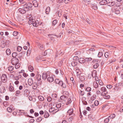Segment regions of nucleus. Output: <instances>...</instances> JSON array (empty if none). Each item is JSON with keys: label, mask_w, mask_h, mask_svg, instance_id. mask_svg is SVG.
I'll return each instance as SVG.
<instances>
[{"label": "nucleus", "mask_w": 123, "mask_h": 123, "mask_svg": "<svg viewBox=\"0 0 123 123\" xmlns=\"http://www.w3.org/2000/svg\"><path fill=\"white\" fill-rule=\"evenodd\" d=\"M18 59L16 57L13 58L11 61V63L13 65H15L19 62Z\"/></svg>", "instance_id": "nucleus-5"}, {"label": "nucleus", "mask_w": 123, "mask_h": 123, "mask_svg": "<svg viewBox=\"0 0 123 123\" xmlns=\"http://www.w3.org/2000/svg\"><path fill=\"white\" fill-rule=\"evenodd\" d=\"M85 62H88L92 60V59L91 58H86L85 59Z\"/></svg>", "instance_id": "nucleus-32"}, {"label": "nucleus", "mask_w": 123, "mask_h": 123, "mask_svg": "<svg viewBox=\"0 0 123 123\" xmlns=\"http://www.w3.org/2000/svg\"><path fill=\"white\" fill-rule=\"evenodd\" d=\"M50 11V7H47L45 10V13L47 14H49Z\"/></svg>", "instance_id": "nucleus-27"}, {"label": "nucleus", "mask_w": 123, "mask_h": 123, "mask_svg": "<svg viewBox=\"0 0 123 123\" xmlns=\"http://www.w3.org/2000/svg\"><path fill=\"white\" fill-rule=\"evenodd\" d=\"M7 80V78L6 75L5 74H3L1 77V80L3 83L6 82Z\"/></svg>", "instance_id": "nucleus-2"}, {"label": "nucleus", "mask_w": 123, "mask_h": 123, "mask_svg": "<svg viewBox=\"0 0 123 123\" xmlns=\"http://www.w3.org/2000/svg\"><path fill=\"white\" fill-rule=\"evenodd\" d=\"M110 98V96L108 95H106V94L104 96V98L105 99H109Z\"/></svg>", "instance_id": "nucleus-45"}, {"label": "nucleus", "mask_w": 123, "mask_h": 123, "mask_svg": "<svg viewBox=\"0 0 123 123\" xmlns=\"http://www.w3.org/2000/svg\"><path fill=\"white\" fill-rule=\"evenodd\" d=\"M33 21H35V20L33 19L32 18H30L29 19V21H28V23L29 24L31 25L32 24L33 22Z\"/></svg>", "instance_id": "nucleus-22"}, {"label": "nucleus", "mask_w": 123, "mask_h": 123, "mask_svg": "<svg viewBox=\"0 0 123 123\" xmlns=\"http://www.w3.org/2000/svg\"><path fill=\"white\" fill-rule=\"evenodd\" d=\"M79 93L80 95L83 96L84 95V91L80 90L79 92Z\"/></svg>", "instance_id": "nucleus-53"}, {"label": "nucleus", "mask_w": 123, "mask_h": 123, "mask_svg": "<svg viewBox=\"0 0 123 123\" xmlns=\"http://www.w3.org/2000/svg\"><path fill=\"white\" fill-rule=\"evenodd\" d=\"M67 98V97L66 96L64 95L60 97L61 100L60 101L62 102L63 104L65 103V101Z\"/></svg>", "instance_id": "nucleus-6"}, {"label": "nucleus", "mask_w": 123, "mask_h": 123, "mask_svg": "<svg viewBox=\"0 0 123 123\" xmlns=\"http://www.w3.org/2000/svg\"><path fill=\"white\" fill-rule=\"evenodd\" d=\"M21 77V76L20 75H19L18 76L14 77V78L15 80H18Z\"/></svg>", "instance_id": "nucleus-36"}, {"label": "nucleus", "mask_w": 123, "mask_h": 123, "mask_svg": "<svg viewBox=\"0 0 123 123\" xmlns=\"http://www.w3.org/2000/svg\"><path fill=\"white\" fill-rule=\"evenodd\" d=\"M49 72H47L46 73H43L42 75V79L44 80H45L47 78H48V76H49V74H50Z\"/></svg>", "instance_id": "nucleus-4"}, {"label": "nucleus", "mask_w": 123, "mask_h": 123, "mask_svg": "<svg viewBox=\"0 0 123 123\" xmlns=\"http://www.w3.org/2000/svg\"><path fill=\"white\" fill-rule=\"evenodd\" d=\"M48 36L50 38H52V37H53V36H55L56 37H58V36L56 35H54V34H49L48 35Z\"/></svg>", "instance_id": "nucleus-47"}, {"label": "nucleus", "mask_w": 123, "mask_h": 123, "mask_svg": "<svg viewBox=\"0 0 123 123\" xmlns=\"http://www.w3.org/2000/svg\"><path fill=\"white\" fill-rule=\"evenodd\" d=\"M56 109L55 110L54 108L53 107H51L49 109V111L50 112H55L58 111V110L56 111Z\"/></svg>", "instance_id": "nucleus-21"}, {"label": "nucleus", "mask_w": 123, "mask_h": 123, "mask_svg": "<svg viewBox=\"0 0 123 123\" xmlns=\"http://www.w3.org/2000/svg\"><path fill=\"white\" fill-rule=\"evenodd\" d=\"M25 4L23 5L24 7H25V8H27L28 9V10L29 11V9L31 8L32 7V4L28 2L27 3H25Z\"/></svg>", "instance_id": "nucleus-1"}, {"label": "nucleus", "mask_w": 123, "mask_h": 123, "mask_svg": "<svg viewBox=\"0 0 123 123\" xmlns=\"http://www.w3.org/2000/svg\"><path fill=\"white\" fill-rule=\"evenodd\" d=\"M93 85L94 87L95 88H97L98 87V84L96 82H94L93 83Z\"/></svg>", "instance_id": "nucleus-26"}, {"label": "nucleus", "mask_w": 123, "mask_h": 123, "mask_svg": "<svg viewBox=\"0 0 123 123\" xmlns=\"http://www.w3.org/2000/svg\"><path fill=\"white\" fill-rule=\"evenodd\" d=\"M74 116H72L69 117L68 119V121L70 122L72 121V120L73 119Z\"/></svg>", "instance_id": "nucleus-40"}, {"label": "nucleus", "mask_w": 123, "mask_h": 123, "mask_svg": "<svg viewBox=\"0 0 123 123\" xmlns=\"http://www.w3.org/2000/svg\"><path fill=\"white\" fill-rule=\"evenodd\" d=\"M41 75L39 74H37L35 76V79L38 81H39L41 80Z\"/></svg>", "instance_id": "nucleus-11"}, {"label": "nucleus", "mask_w": 123, "mask_h": 123, "mask_svg": "<svg viewBox=\"0 0 123 123\" xmlns=\"http://www.w3.org/2000/svg\"><path fill=\"white\" fill-rule=\"evenodd\" d=\"M38 98L39 100L41 101H43L44 99V97L41 96H38Z\"/></svg>", "instance_id": "nucleus-35"}, {"label": "nucleus", "mask_w": 123, "mask_h": 123, "mask_svg": "<svg viewBox=\"0 0 123 123\" xmlns=\"http://www.w3.org/2000/svg\"><path fill=\"white\" fill-rule=\"evenodd\" d=\"M97 75V71L96 70H94L92 72V76L93 78H94Z\"/></svg>", "instance_id": "nucleus-20"}, {"label": "nucleus", "mask_w": 123, "mask_h": 123, "mask_svg": "<svg viewBox=\"0 0 123 123\" xmlns=\"http://www.w3.org/2000/svg\"><path fill=\"white\" fill-rule=\"evenodd\" d=\"M18 32L16 31H14L13 32V34L14 36H16L18 35Z\"/></svg>", "instance_id": "nucleus-62"}, {"label": "nucleus", "mask_w": 123, "mask_h": 123, "mask_svg": "<svg viewBox=\"0 0 123 123\" xmlns=\"http://www.w3.org/2000/svg\"><path fill=\"white\" fill-rule=\"evenodd\" d=\"M42 118L41 117H39L36 120L37 121V122H39L41 121Z\"/></svg>", "instance_id": "nucleus-43"}, {"label": "nucleus", "mask_w": 123, "mask_h": 123, "mask_svg": "<svg viewBox=\"0 0 123 123\" xmlns=\"http://www.w3.org/2000/svg\"><path fill=\"white\" fill-rule=\"evenodd\" d=\"M49 116V113L46 111H45L44 112V117L46 118H47Z\"/></svg>", "instance_id": "nucleus-15"}, {"label": "nucleus", "mask_w": 123, "mask_h": 123, "mask_svg": "<svg viewBox=\"0 0 123 123\" xmlns=\"http://www.w3.org/2000/svg\"><path fill=\"white\" fill-rule=\"evenodd\" d=\"M0 91L1 92V93H3L4 92L6 91L5 87L4 86L1 87L0 89Z\"/></svg>", "instance_id": "nucleus-23"}, {"label": "nucleus", "mask_w": 123, "mask_h": 123, "mask_svg": "<svg viewBox=\"0 0 123 123\" xmlns=\"http://www.w3.org/2000/svg\"><path fill=\"white\" fill-rule=\"evenodd\" d=\"M18 55V54L16 52H14L12 54V56L14 57V58L16 57Z\"/></svg>", "instance_id": "nucleus-44"}, {"label": "nucleus", "mask_w": 123, "mask_h": 123, "mask_svg": "<svg viewBox=\"0 0 123 123\" xmlns=\"http://www.w3.org/2000/svg\"><path fill=\"white\" fill-rule=\"evenodd\" d=\"M103 53L102 52H99L98 55V56L99 57H101L103 55Z\"/></svg>", "instance_id": "nucleus-49"}, {"label": "nucleus", "mask_w": 123, "mask_h": 123, "mask_svg": "<svg viewBox=\"0 0 123 123\" xmlns=\"http://www.w3.org/2000/svg\"><path fill=\"white\" fill-rule=\"evenodd\" d=\"M99 65L98 64V63L95 64L93 66V68H96L98 67Z\"/></svg>", "instance_id": "nucleus-54"}, {"label": "nucleus", "mask_w": 123, "mask_h": 123, "mask_svg": "<svg viewBox=\"0 0 123 123\" xmlns=\"http://www.w3.org/2000/svg\"><path fill=\"white\" fill-rule=\"evenodd\" d=\"M72 102V100L70 98H69L68 99V102L66 103V105H68L70 103Z\"/></svg>", "instance_id": "nucleus-50"}, {"label": "nucleus", "mask_w": 123, "mask_h": 123, "mask_svg": "<svg viewBox=\"0 0 123 123\" xmlns=\"http://www.w3.org/2000/svg\"><path fill=\"white\" fill-rule=\"evenodd\" d=\"M22 49V47L20 46H18L17 48V50L18 51L20 52L21 51Z\"/></svg>", "instance_id": "nucleus-60"}, {"label": "nucleus", "mask_w": 123, "mask_h": 123, "mask_svg": "<svg viewBox=\"0 0 123 123\" xmlns=\"http://www.w3.org/2000/svg\"><path fill=\"white\" fill-rule=\"evenodd\" d=\"M109 120V118H108L105 119L104 120V122L105 123H108Z\"/></svg>", "instance_id": "nucleus-55"}, {"label": "nucleus", "mask_w": 123, "mask_h": 123, "mask_svg": "<svg viewBox=\"0 0 123 123\" xmlns=\"http://www.w3.org/2000/svg\"><path fill=\"white\" fill-rule=\"evenodd\" d=\"M15 96H19L21 95L20 91L19 90H17L16 92Z\"/></svg>", "instance_id": "nucleus-24"}, {"label": "nucleus", "mask_w": 123, "mask_h": 123, "mask_svg": "<svg viewBox=\"0 0 123 123\" xmlns=\"http://www.w3.org/2000/svg\"><path fill=\"white\" fill-rule=\"evenodd\" d=\"M108 5L110 6H113L115 4V3L114 1H112V2H107Z\"/></svg>", "instance_id": "nucleus-18"}, {"label": "nucleus", "mask_w": 123, "mask_h": 123, "mask_svg": "<svg viewBox=\"0 0 123 123\" xmlns=\"http://www.w3.org/2000/svg\"><path fill=\"white\" fill-rule=\"evenodd\" d=\"M98 83L99 85L102 86L103 85V83L102 80H99L98 81Z\"/></svg>", "instance_id": "nucleus-58"}, {"label": "nucleus", "mask_w": 123, "mask_h": 123, "mask_svg": "<svg viewBox=\"0 0 123 123\" xmlns=\"http://www.w3.org/2000/svg\"><path fill=\"white\" fill-rule=\"evenodd\" d=\"M41 57L40 56H37L36 57L35 60L37 61H39L41 60Z\"/></svg>", "instance_id": "nucleus-25"}, {"label": "nucleus", "mask_w": 123, "mask_h": 123, "mask_svg": "<svg viewBox=\"0 0 123 123\" xmlns=\"http://www.w3.org/2000/svg\"><path fill=\"white\" fill-rule=\"evenodd\" d=\"M9 90L11 92H14V88L11 86H9Z\"/></svg>", "instance_id": "nucleus-38"}, {"label": "nucleus", "mask_w": 123, "mask_h": 123, "mask_svg": "<svg viewBox=\"0 0 123 123\" xmlns=\"http://www.w3.org/2000/svg\"><path fill=\"white\" fill-rule=\"evenodd\" d=\"M47 54L50 55V54H51L53 52V51L50 49H48L47 50Z\"/></svg>", "instance_id": "nucleus-34"}, {"label": "nucleus", "mask_w": 123, "mask_h": 123, "mask_svg": "<svg viewBox=\"0 0 123 123\" xmlns=\"http://www.w3.org/2000/svg\"><path fill=\"white\" fill-rule=\"evenodd\" d=\"M33 4L35 7H37L38 6V3L37 1L34 0L32 1Z\"/></svg>", "instance_id": "nucleus-17"}, {"label": "nucleus", "mask_w": 123, "mask_h": 123, "mask_svg": "<svg viewBox=\"0 0 123 123\" xmlns=\"http://www.w3.org/2000/svg\"><path fill=\"white\" fill-rule=\"evenodd\" d=\"M48 36L50 38H52V37H53V36H55L56 37H58V36L56 35H54V34H49L48 35Z\"/></svg>", "instance_id": "nucleus-46"}, {"label": "nucleus", "mask_w": 123, "mask_h": 123, "mask_svg": "<svg viewBox=\"0 0 123 123\" xmlns=\"http://www.w3.org/2000/svg\"><path fill=\"white\" fill-rule=\"evenodd\" d=\"M14 67L12 66H10L8 68V70L10 71H12Z\"/></svg>", "instance_id": "nucleus-39"}, {"label": "nucleus", "mask_w": 123, "mask_h": 123, "mask_svg": "<svg viewBox=\"0 0 123 123\" xmlns=\"http://www.w3.org/2000/svg\"><path fill=\"white\" fill-rule=\"evenodd\" d=\"M72 0H64V2L66 4L68 3L71 1Z\"/></svg>", "instance_id": "nucleus-59"}, {"label": "nucleus", "mask_w": 123, "mask_h": 123, "mask_svg": "<svg viewBox=\"0 0 123 123\" xmlns=\"http://www.w3.org/2000/svg\"><path fill=\"white\" fill-rule=\"evenodd\" d=\"M6 53L8 55H10L11 53V51L9 49H7L6 51Z\"/></svg>", "instance_id": "nucleus-37"}, {"label": "nucleus", "mask_w": 123, "mask_h": 123, "mask_svg": "<svg viewBox=\"0 0 123 123\" xmlns=\"http://www.w3.org/2000/svg\"><path fill=\"white\" fill-rule=\"evenodd\" d=\"M96 95H93L91 98V100L93 101L95 99L96 97Z\"/></svg>", "instance_id": "nucleus-41"}, {"label": "nucleus", "mask_w": 123, "mask_h": 123, "mask_svg": "<svg viewBox=\"0 0 123 123\" xmlns=\"http://www.w3.org/2000/svg\"><path fill=\"white\" fill-rule=\"evenodd\" d=\"M47 80L50 83L51 82L54 81V79L53 77L49 76L47 78Z\"/></svg>", "instance_id": "nucleus-12"}, {"label": "nucleus", "mask_w": 123, "mask_h": 123, "mask_svg": "<svg viewBox=\"0 0 123 123\" xmlns=\"http://www.w3.org/2000/svg\"><path fill=\"white\" fill-rule=\"evenodd\" d=\"M20 63L18 62L15 65V68L16 69H18L20 67Z\"/></svg>", "instance_id": "nucleus-30"}, {"label": "nucleus", "mask_w": 123, "mask_h": 123, "mask_svg": "<svg viewBox=\"0 0 123 123\" xmlns=\"http://www.w3.org/2000/svg\"><path fill=\"white\" fill-rule=\"evenodd\" d=\"M33 22L32 24L34 26H37L39 25H40L41 24L40 22H39L38 20H35V21Z\"/></svg>", "instance_id": "nucleus-9"}, {"label": "nucleus", "mask_w": 123, "mask_h": 123, "mask_svg": "<svg viewBox=\"0 0 123 123\" xmlns=\"http://www.w3.org/2000/svg\"><path fill=\"white\" fill-rule=\"evenodd\" d=\"M107 3V1L106 0H102L101 1L99 2V4L101 5H105Z\"/></svg>", "instance_id": "nucleus-14"}, {"label": "nucleus", "mask_w": 123, "mask_h": 123, "mask_svg": "<svg viewBox=\"0 0 123 123\" xmlns=\"http://www.w3.org/2000/svg\"><path fill=\"white\" fill-rule=\"evenodd\" d=\"M61 104H56V107L57 108H59L61 106Z\"/></svg>", "instance_id": "nucleus-64"}, {"label": "nucleus", "mask_w": 123, "mask_h": 123, "mask_svg": "<svg viewBox=\"0 0 123 123\" xmlns=\"http://www.w3.org/2000/svg\"><path fill=\"white\" fill-rule=\"evenodd\" d=\"M33 83V79L32 78H29L28 80V83L30 86L32 85Z\"/></svg>", "instance_id": "nucleus-13"}, {"label": "nucleus", "mask_w": 123, "mask_h": 123, "mask_svg": "<svg viewBox=\"0 0 123 123\" xmlns=\"http://www.w3.org/2000/svg\"><path fill=\"white\" fill-rule=\"evenodd\" d=\"M105 56L106 58H109L111 56L110 53V52H106L105 54Z\"/></svg>", "instance_id": "nucleus-16"}, {"label": "nucleus", "mask_w": 123, "mask_h": 123, "mask_svg": "<svg viewBox=\"0 0 123 123\" xmlns=\"http://www.w3.org/2000/svg\"><path fill=\"white\" fill-rule=\"evenodd\" d=\"M57 23V20H54L52 23V25H55Z\"/></svg>", "instance_id": "nucleus-57"}, {"label": "nucleus", "mask_w": 123, "mask_h": 123, "mask_svg": "<svg viewBox=\"0 0 123 123\" xmlns=\"http://www.w3.org/2000/svg\"><path fill=\"white\" fill-rule=\"evenodd\" d=\"M37 45L38 47L41 50H43L44 49L43 45V44H41L40 43H37Z\"/></svg>", "instance_id": "nucleus-10"}, {"label": "nucleus", "mask_w": 123, "mask_h": 123, "mask_svg": "<svg viewBox=\"0 0 123 123\" xmlns=\"http://www.w3.org/2000/svg\"><path fill=\"white\" fill-rule=\"evenodd\" d=\"M85 59L83 58H80L79 59V62L80 63H84L85 62Z\"/></svg>", "instance_id": "nucleus-19"}, {"label": "nucleus", "mask_w": 123, "mask_h": 123, "mask_svg": "<svg viewBox=\"0 0 123 123\" xmlns=\"http://www.w3.org/2000/svg\"><path fill=\"white\" fill-rule=\"evenodd\" d=\"M35 84H34L32 85V86L33 89H36L37 88V84L36 82H35Z\"/></svg>", "instance_id": "nucleus-33"}, {"label": "nucleus", "mask_w": 123, "mask_h": 123, "mask_svg": "<svg viewBox=\"0 0 123 123\" xmlns=\"http://www.w3.org/2000/svg\"><path fill=\"white\" fill-rule=\"evenodd\" d=\"M102 92L101 93V96H103V97H104V96H105V95L107 93V92Z\"/></svg>", "instance_id": "nucleus-63"}, {"label": "nucleus", "mask_w": 123, "mask_h": 123, "mask_svg": "<svg viewBox=\"0 0 123 123\" xmlns=\"http://www.w3.org/2000/svg\"><path fill=\"white\" fill-rule=\"evenodd\" d=\"M115 117V115L114 114L111 115L108 117V118H110L112 119L114 118Z\"/></svg>", "instance_id": "nucleus-51"}, {"label": "nucleus", "mask_w": 123, "mask_h": 123, "mask_svg": "<svg viewBox=\"0 0 123 123\" xmlns=\"http://www.w3.org/2000/svg\"><path fill=\"white\" fill-rule=\"evenodd\" d=\"M77 62L75 61H73L71 63V65L73 67L77 65Z\"/></svg>", "instance_id": "nucleus-29"}, {"label": "nucleus", "mask_w": 123, "mask_h": 123, "mask_svg": "<svg viewBox=\"0 0 123 123\" xmlns=\"http://www.w3.org/2000/svg\"><path fill=\"white\" fill-rule=\"evenodd\" d=\"M28 69L29 71L31 72L33 70V68L31 65H29L28 66Z\"/></svg>", "instance_id": "nucleus-31"}, {"label": "nucleus", "mask_w": 123, "mask_h": 123, "mask_svg": "<svg viewBox=\"0 0 123 123\" xmlns=\"http://www.w3.org/2000/svg\"><path fill=\"white\" fill-rule=\"evenodd\" d=\"M7 110L8 112H11L12 111V109L11 108L8 107L7 108Z\"/></svg>", "instance_id": "nucleus-48"}, {"label": "nucleus", "mask_w": 123, "mask_h": 123, "mask_svg": "<svg viewBox=\"0 0 123 123\" xmlns=\"http://www.w3.org/2000/svg\"><path fill=\"white\" fill-rule=\"evenodd\" d=\"M28 11V9L27 8H25V7H24V9L22 11L21 13H25L26 12V11Z\"/></svg>", "instance_id": "nucleus-28"}, {"label": "nucleus", "mask_w": 123, "mask_h": 123, "mask_svg": "<svg viewBox=\"0 0 123 123\" xmlns=\"http://www.w3.org/2000/svg\"><path fill=\"white\" fill-rule=\"evenodd\" d=\"M91 88L90 87H87L86 89V91L87 92H89L91 90Z\"/></svg>", "instance_id": "nucleus-52"}, {"label": "nucleus", "mask_w": 123, "mask_h": 123, "mask_svg": "<svg viewBox=\"0 0 123 123\" xmlns=\"http://www.w3.org/2000/svg\"><path fill=\"white\" fill-rule=\"evenodd\" d=\"M30 91L28 89H25L24 91V95L25 96L27 97L30 94Z\"/></svg>", "instance_id": "nucleus-8"}, {"label": "nucleus", "mask_w": 123, "mask_h": 123, "mask_svg": "<svg viewBox=\"0 0 123 123\" xmlns=\"http://www.w3.org/2000/svg\"><path fill=\"white\" fill-rule=\"evenodd\" d=\"M74 110L73 109H70L67 111V113L69 115L72 116H74Z\"/></svg>", "instance_id": "nucleus-7"}, {"label": "nucleus", "mask_w": 123, "mask_h": 123, "mask_svg": "<svg viewBox=\"0 0 123 123\" xmlns=\"http://www.w3.org/2000/svg\"><path fill=\"white\" fill-rule=\"evenodd\" d=\"M80 80L81 81H83L85 80V78L83 76H81L80 77Z\"/></svg>", "instance_id": "nucleus-61"}, {"label": "nucleus", "mask_w": 123, "mask_h": 123, "mask_svg": "<svg viewBox=\"0 0 123 123\" xmlns=\"http://www.w3.org/2000/svg\"><path fill=\"white\" fill-rule=\"evenodd\" d=\"M99 102L98 101L96 100L94 103V104L95 106H98L99 104Z\"/></svg>", "instance_id": "nucleus-56"}, {"label": "nucleus", "mask_w": 123, "mask_h": 123, "mask_svg": "<svg viewBox=\"0 0 123 123\" xmlns=\"http://www.w3.org/2000/svg\"><path fill=\"white\" fill-rule=\"evenodd\" d=\"M111 11L112 12H115L116 14H118L120 13V10L118 8L115 7H113L111 8Z\"/></svg>", "instance_id": "nucleus-3"}, {"label": "nucleus", "mask_w": 123, "mask_h": 123, "mask_svg": "<svg viewBox=\"0 0 123 123\" xmlns=\"http://www.w3.org/2000/svg\"><path fill=\"white\" fill-rule=\"evenodd\" d=\"M100 90L103 92H106V89L105 87H102L101 88Z\"/></svg>", "instance_id": "nucleus-42"}]
</instances>
